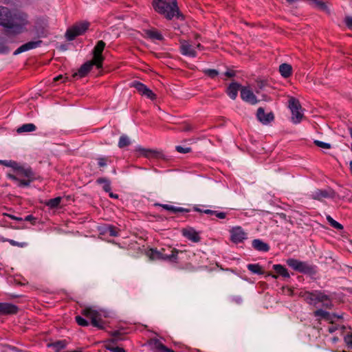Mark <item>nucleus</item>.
Wrapping results in <instances>:
<instances>
[{
	"label": "nucleus",
	"instance_id": "nucleus-1",
	"mask_svg": "<svg viewBox=\"0 0 352 352\" xmlns=\"http://www.w3.org/2000/svg\"><path fill=\"white\" fill-rule=\"evenodd\" d=\"M105 45L103 41H98L93 50L92 60L83 64L78 69V72L74 74V76H78L80 78L85 76L94 65H96L97 68H101L104 60V57L102 54L105 47Z\"/></svg>",
	"mask_w": 352,
	"mask_h": 352
},
{
	"label": "nucleus",
	"instance_id": "nucleus-2",
	"mask_svg": "<svg viewBox=\"0 0 352 352\" xmlns=\"http://www.w3.org/2000/svg\"><path fill=\"white\" fill-rule=\"evenodd\" d=\"M153 6L156 12L171 19L179 14L176 0H154Z\"/></svg>",
	"mask_w": 352,
	"mask_h": 352
},
{
	"label": "nucleus",
	"instance_id": "nucleus-3",
	"mask_svg": "<svg viewBox=\"0 0 352 352\" xmlns=\"http://www.w3.org/2000/svg\"><path fill=\"white\" fill-rule=\"evenodd\" d=\"M14 174H8L9 178L15 181L19 186H28L34 179V173L30 168H25L17 164L14 168Z\"/></svg>",
	"mask_w": 352,
	"mask_h": 352
},
{
	"label": "nucleus",
	"instance_id": "nucleus-4",
	"mask_svg": "<svg viewBox=\"0 0 352 352\" xmlns=\"http://www.w3.org/2000/svg\"><path fill=\"white\" fill-rule=\"evenodd\" d=\"M179 251L170 246H166L160 249H151L147 255L151 260H164L175 261Z\"/></svg>",
	"mask_w": 352,
	"mask_h": 352
},
{
	"label": "nucleus",
	"instance_id": "nucleus-5",
	"mask_svg": "<svg viewBox=\"0 0 352 352\" xmlns=\"http://www.w3.org/2000/svg\"><path fill=\"white\" fill-rule=\"evenodd\" d=\"M82 314L91 320V323L93 326L99 329L104 327L103 318H106L108 316L106 311L90 307L83 309Z\"/></svg>",
	"mask_w": 352,
	"mask_h": 352
},
{
	"label": "nucleus",
	"instance_id": "nucleus-6",
	"mask_svg": "<svg viewBox=\"0 0 352 352\" xmlns=\"http://www.w3.org/2000/svg\"><path fill=\"white\" fill-rule=\"evenodd\" d=\"M302 296H303L305 300L309 305L316 306L318 303L321 302L322 304V305L327 308H331L332 306V304L330 301L329 296L321 292H318V291H315L314 292H305Z\"/></svg>",
	"mask_w": 352,
	"mask_h": 352
},
{
	"label": "nucleus",
	"instance_id": "nucleus-7",
	"mask_svg": "<svg viewBox=\"0 0 352 352\" xmlns=\"http://www.w3.org/2000/svg\"><path fill=\"white\" fill-rule=\"evenodd\" d=\"M29 23L28 15L25 13H15L12 14V19L6 28L10 29L15 34L23 32Z\"/></svg>",
	"mask_w": 352,
	"mask_h": 352
},
{
	"label": "nucleus",
	"instance_id": "nucleus-8",
	"mask_svg": "<svg viewBox=\"0 0 352 352\" xmlns=\"http://www.w3.org/2000/svg\"><path fill=\"white\" fill-rule=\"evenodd\" d=\"M289 108L292 112V121L293 123H300L304 117V113L298 100L294 98H290L289 100Z\"/></svg>",
	"mask_w": 352,
	"mask_h": 352
},
{
	"label": "nucleus",
	"instance_id": "nucleus-9",
	"mask_svg": "<svg viewBox=\"0 0 352 352\" xmlns=\"http://www.w3.org/2000/svg\"><path fill=\"white\" fill-rule=\"evenodd\" d=\"M286 263L294 270L300 273L311 274L314 272V269L311 265L307 262L301 261L298 259L288 258L286 261Z\"/></svg>",
	"mask_w": 352,
	"mask_h": 352
},
{
	"label": "nucleus",
	"instance_id": "nucleus-10",
	"mask_svg": "<svg viewBox=\"0 0 352 352\" xmlns=\"http://www.w3.org/2000/svg\"><path fill=\"white\" fill-rule=\"evenodd\" d=\"M89 23L87 21L80 22L69 28L66 32L67 40L72 41L77 36L81 35L88 29Z\"/></svg>",
	"mask_w": 352,
	"mask_h": 352
},
{
	"label": "nucleus",
	"instance_id": "nucleus-11",
	"mask_svg": "<svg viewBox=\"0 0 352 352\" xmlns=\"http://www.w3.org/2000/svg\"><path fill=\"white\" fill-rule=\"evenodd\" d=\"M201 45L199 43L192 44L188 41H184L181 43L180 50L183 55L195 57L197 55V50H200Z\"/></svg>",
	"mask_w": 352,
	"mask_h": 352
},
{
	"label": "nucleus",
	"instance_id": "nucleus-12",
	"mask_svg": "<svg viewBox=\"0 0 352 352\" xmlns=\"http://www.w3.org/2000/svg\"><path fill=\"white\" fill-rule=\"evenodd\" d=\"M230 239L235 243L243 242L247 238V234L240 226L232 228L230 231Z\"/></svg>",
	"mask_w": 352,
	"mask_h": 352
},
{
	"label": "nucleus",
	"instance_id": "nucleus-13",
	"mask_svg": "<svg viewBox=\"0 0 352 352\" xmlns=\"http://www.w3.org/2000/svg\"><path fill=\"white\" fill-rule=\"evenodd\" d=\"M131 87L135 88V89L142 96L147 97L151 100L155 98V94L148 89L145 85L140 82L134 81L131 83Z\"/></svg>",
	"mask_w": 352,
	"mask_h": 352
},
{
	"label": "nucleus",
	"instance_id": "nucleus-14",
	"mask_svg": "<svg viewBox=\"0 0 352 352\" xmlns=\"http://www.w3.org/2000/svg\"><path fill=\"white\" fill-rule=\"evenodd\" d=\"M241 98L246 102L255 104L258 102V100L253 91L249 87H242L241 89Z\"/></svg>",
	"mask_w": 352,
	"mask_h": 352
},
{
	"label": "nucleus",
	"instance_id": "nucleus-15",
	"mask_svg": "<svg viewBox=\"0 0 352 352\" xmlns=\"http://www.w3.org/2000/svg\"><path fill=\"white\" fill-rule=\"evenodd\" d=\"M12 13L6 7L0 6V25L4 28H7L9 22L12 19Z\"/></svg>",
	"mask_w": 352,
	"mask_h": 352
},
{
	"label": "nucleus",
	"instance_id": "nucleus-16",
	"mask_svg": "<svg viewBox=\"0 0 352 352\" xmlns=\"http://www.w3.org/2000/svg\"><path fill=\"white\" fill-rule=\"evenodd\" d=\"M182 233L184 237L194 243H197L201 239L199 232L190 227L184 228L182 230Z\"/></svg>",
	"mask_w": 352,
	"mask_h": 352
},
{
	"label": "nucleus",
	"instance_id": "nucleus-17",
	"mask_svg": "<svg viewBox=\"0 0 352 352\" xmlns=\"http://www.w3.org/2000/svg\"><path fill=\"white\" fill-rule=\"evenodd\" d=\"M256 117L258 120L264 124L270 123L274 118V114L272 112L265 113L262 107L258 109Z\"/></svg>",
	"mask_w": 352,
	"mask_h": 352
},
{
	"label": "nucleus",
	"instance_id": "nucleus-18",
	"mask_svg": "<svg viewBox=\"0 0 352 352\" xmlns=\"http://www.w3.org/2000/svg\"><path fill=\"white\" fill-rule=\"evenodd\" d=\"M18 308L13 304L8 302H0V316L14 314L17 312Z\"/></svg>",
	"mask_w": 352,
	"mask_h": 352
},
{
	"label": "nucleus",
	"instance_id": "nucleus-19",
	"mask_svg": "<svg viewBox=\"0 0 352 352\" xmlns=\"http://www.w3.org/2000/svg\"><path fill=\"white\" fill-rule=\"evenodd\" d=\"M41 43V41H30L28 42L21 46H20L17 50L14 52V55H17L20 53L28 51L30 50L35 49L40 46Z\"/></svg>",
	"mask_w": 352,
	"mask_h": 352
},
{
	"label": "nucleus",
	"instance_id": "nucleus-20",
	"mask_svg": "<svg viewBox=\"0 0 352 352\" xmlns=\"http://www.w3.org/2000/svg\"><path fill=\"white\" fill-rule=\"evenodd\" d=\"M239 89L240 85L239 83L232 82L227 89V94L231 99L234 100L237 96Z\"/></svg>",
	"mask_w": 352,
	"mask_h": 352
},
{
	"label": "nucleus",
	"instance_id": "nucleus-21",
	"mask_svg": "<svg viewBox=\"0 0 352 352\" xmlns=\"http://www.w3.org/2000/svg\"><path fill=\"white\" fill-rule=\"evenodd\" d=\"M153 349L155 352H175L171 349H168L159 340H155L151 342Z\"/></svg>",
	"mask_w": 352,
	"mask_h": 352
},
{
	"label": "nucleus",
	"instance_id": "nucleus-22",
	"mask_svg": "<svg viewBox=\"0 0 352 352\" xmlns=\"http://www.w3.org/2000/svg\"><path fill=\"white\" fill-rule=\"evenodd\" d=\"M252 244V247L258 251L267 252L270 250L269 245L260 239L253 240Z\"/></svg>",
	"mask_w": 352,
	"mask_h": 352
},
{
	"label": "nucleus",
	"instance_id": "nucleus-23",
	"mask_svg": "<svg viewBox=\"0 0 352 352\" xmlns=\"http://www.w3.org/2000/svg\"><path fill=\"white\" fill-rule=\"evenodd\" d=\"M279 72L283 77L288 78L292 74V67L289 64L283 63L279 66Z\"/></svg>",
	"mask_w": 352,
	"mask_h": 352
},
{
	"label": "nucleus",
	"instance_id": "nucleus-24",
	"mask_svg": "<svg viewBox=\"0 0 352 352\" xmlns=\"http://www.w3.org/2000/svg\"><path fill=\"white\" fill-rule=\"evenodd\" d=\"M135 151L138 153L139 155L146 157H151L154 156L155 153V152L151 149L143 148L140 146L135 148Z\"/></svg>",
	"mask_w": 352,
	"mask_h": 352
},
{
	"label": "nucleus",
	"instance_id": "nucleus-25",
	"mask_svg": "<svg viewBox=\"0 0 352 352\" xmlns=\"http://www.w3.org/2000/svg\"><path fill=\"white\" fill-rule=\"evenodd\" d=\"M196 210L199 211V212H204V213L207 214L214 215L215 217H217V218L221 219H225L226 217V213L223 212H219V211H217V210H209V209L204 210H199V209H197Z\"/></svg>",
	"mask_w": 352,
	"mask_h": 352
},
{
	"label": "nucleus",
	"instance_id": "nucleus-26",
	"mask_svg": "<svg viewBox=\"0 0 352 352\" xmlns=\"http://www.w3.org/2000/svg\"><path fill=\"white\" fill-rule=\"evenodd\" d=\"M314 315L316 316L320 317V318H323L327 321L332 322L333 317L327 311H325L322 309L316 310L314 312Z\"/></svg>",
	"mask_w": 352,
	"mask_h": 352
},
{
	"label": "nucleus",
	"instance_id": "nucleus-27",
	"mask_svg": "<svg viewBox=\"0 0 352 352\" xmlns=\"http://www.w3.org/2000/svg\"><path fill=\"white\" fill-rule=\"evenodd\" d=\"M273 268L276 271V272L280 274V276L285 278H289V274L287 270L284 266L279 264H276L273 265Z\"/></svg>",
	"mask_w": 352,
	"mask_h": 352
},
{
	"label": "nucleus",
	"instance_id": "nucleus-28",
	"mask_svg": "<svg viewBox=\"0 0 352 352\" xmlns=\"http://www.w3.org/2000/svg\"><path fill=\"white\" fill-rule=\"evenodd\" d=\"M36 126L32 123L25 124L18 128L17 132L19 133H24V132H32L36 130Z\"/></svg>",
	"mask_w": 352,
	"mask_h": 352
},
{
	"label": "nucleus",
	"instance_id": "nucleus-29",
	"mask_svg": "<svg viewBox=\"0 0 352 352\" xmlns=\"http://www.w3.org/2000/svg\"><path fill=\"white\" fill-rule=\"evenodd\" d=\"M61 197H58L54 199H51L45 202V204L48 206L50 208H57L60 203Z\"/></svg>",
	"mask_w": 352,
	"mask_h": 352
},
{
	"label": "nucleus",
	"instance_id": "nucleus-30",
	"mask_svg": "<svg viewBox=\"0 0 352 352\" xmlns=\"http://www.w3.org/2000/svg\"><path fill=\"white\" fill-rule=\"evenodd\" d=\"M247 267L253 274H263L264 272L258 264H248Z\"/></svg>",
	"mask_w": 352,
	"mask_h": 352
},
{
	"label": "nucleus",
	"instance_id": "nucleus-31",
	"mask_svg": "<svg viewBox=\"0 0 352 352\" xmlns=\"http://www.w3.org/2000/svg\"><path fill=\"white\" fill-rule=\"evenodd\" d=\"M162 207L163 208H164L165 210H169V211H171L173 212V213H177V212H187L188 210L184 208H181V207H175L173 206H171V205H168V204H164V205H162Z\"/></svg>",
	"mask_w": 352,
	"mask_h": 352
},
{
	"label": "nucleus",
	"instance_id": "nucleus-32",
	"mask_svg": "<svg viewBox=\"0 0 352 352\" xmlns=\"http://www.w3.org/2000/svg\"><path fill=\"white\" fill-rule=\"evenodd\" d=\"M131 142L126 135H121L118 142V146L120 148H124L126 146H129Z\"/></svg>",
	"mask_w": 352,
	"mask_h": 352
},
{
	"label": "nucleus",
	"instance_id": "nucleus-33",
	"mask_svg": "<svg viewBox=\"0 0 352 352\" xmlns=\"http://www.w3.org/2000/svg\"><path fill=\"white\" fill-rule=\"evenodd\" d=\"M327 220L328 221V222L330 223V225L333 228H334L337 230H342L343 229V226L340 223L335 221L331 216L327 215Z\"/></svg>",
	"mask_w": 352,
	"mask_h": 352
},
{
	"label": "nucleus",
	"instance_id": "nucleus-34",
	"mask_svg": "<svg viewBox=\"0 0 352 352\" xmlns=\"http://www.w3.org/2000/svg\"><path fill=\"white\" fill-rule=\"evenodd\" d=\"M47 346L54 347L56 350L64 349L66 346L65 341H58L55 343L48 344Z\"/></svg>",
	"mask_w": 352,
	"mask_h": 352
},
{
	"label": "nucleus",
	"instance_id": "nucleus-35",
	"mask_svg": "<svg viewBox=\"0 0 352 352\" xmlns=\"http://www.w3.org/2000/svg\"><path fill=\"white\" fill-rule=\"evenodd\" d=\"M147 35L151 38H153V39H157V40H162V34L160 32H157V31H153V30L148 31L147 32Z\"/></svg>",
	"mask_w": 352,
	"mask_h": 352
},
{
	"label": "nucleus",
	"instance_id": "nucleus-36",
	"mask_svg": "<svg viewBox=\"0 0 352 352\" xmlns=\"http://www.w3.org/2000/svg\"><path fill=\"white\" fill-rule=\"evenodd\" d=\"M4 241H8L12 246H17L19 248H25L28 245V243L26 242H17L12 239H6Z\"/></svg>",
	"mask_w": 352,
	"mask_h": 352
},
{
	"label": "nucleus",
	"instance_id": "nucleus-37",
	"mask_svg": "<svg viewBox=\"0 0 352 352\" xmlns=\"http://www.w3.org/2000/svg\"><path fill=\"white\" fill-rule=\"evenodd\" d=\"M106 232L112 236H116L118 235V230L112 226H109L107 228Z\"/></svg>",
	"mask_w": 352,
	"mask_h": 352
},
{
	"label": "nucleus",
	"instance_id": "nucleus-38",
	"mask_svg": "<svg viewBox=\"0 0 352 352\" xmlns=\"http://www.w3.org/2000/svg\"><path fill=\"white\" fill-rule=\"evenodd\" d=\"M327 196V194L326 192L318 190L314 192V195H313V197L316 199H320L323 197H326Z\"/></svg>",
	"mask_w": 352,
	"mask_h": 352
},
{
	"label": "nucleus",
	"instance_id": "nucleus-39",
	"mask_svg": "<svg viewBox=\"0 0 352 352\" xmlns=\"http://www.w3.org/2000/svg\"><path fill=\"white\" fill-rule=\"evenodd\" d=\"M76 321L80 326L87 327L89 325V322L80 316H76Z\"/></svg>",
	"mask_w": 352,
	"mask_h": 352
},
{
	"label": "nucleus",
	"instance_id": "nucleus-40",
	"mask_svg": "<svg viewBox=\"0 0 352 352\" xmlns=\"http://www.w3.org/2000/svg\"><path fill=\"white\" fill-rule=\"evenodd\" d=\"M98 182L100 183V184L104 183V185L103 186L104 190L106 192L110 191V190H111L110 184L105 179H103V178L98 179Z\"/></svg>",
	"mask_w": 352,
	"mask_h": 352
},
{
	"label": "nucleus",
	"instance_id": "nucleus-41",
	"mask_svg": "<svg viewBox=\"0 0 352 352\" xmlns=\"http://www.w3.org/2000/svg\"><path fill=\"white\" fill-rule=\"evenodd\" d=\"M0 164L5 165L6 166L16 168L17 163L14 161L0 160Z\"/></svg>",
	"mask_w": 352,
	"mask_h": 352
},
{
	"label": "nucleus",
	"instance_id": "nucleus-42",
	"mask_svg": "<svg viewBox=\"0 0 352 352\" xmlns=\"http://www.w3.org/2000/svg\"><path fill=\"white\" fill-rule=\"evenodd\" d=\"M110 160L108 157H99L98 159V166L100 167H104L107 166V163L109 162Z\"/></svg>",
	"mask_w": 352,
	"mask_h": 352
},
{
	"label": "nucleus",
	"instance_id": "nucleus-43",
	"mask_svg": "<svg viewBox=\"0 0 352 352\" xmlns=\"http://www.w3.org/2000/svg\"><path fill=\"white\" fill-rule=\"evenodd\" d=\"M314 143L320 148L329 149L331 148V145L328 143H325L319 140H315Z\"/></svg>",
	"mask_w": 352,
	"mask_h": 352
},
{
	"label": "nucleus",
	"instance_id": "nucleus-44",
	"mask_svg": "<svg viewBox=\"0 0 352 352\" xmlns=\"http://www.w3.org/2000/svg\"><path fill=\"white\" fill-rule=\"evenodd\" d=\"M176 150L179 153H189L191 149L189 147H184V146H176Z\"/></svg>",
	"mask_w": 352,
	"mask_h": 352
},
{
	"label": "nucleus",
	"instance_id": "nucleus-45",
	"mask_svg": "<svg viewBox=\"0 0 352 352\" xmlns=\"http://www.w3.org/2000/svg\"><path fill=\"white\" fill-rule=\"evenodd\" d=\"M205 73L211 78H214L218 75V72L215 69H207Z\"/></svg>",
	"mask_w": 352,
	"mask_h": 352
},
{
	"label": "nucleus",
	"instance_id": "nucleus-46",
	"mask_svg": "<svg viewBox=\"0 0 352 352\" xmlns=\"http://www.w3.org/2000/svg\"><path fill=\"white\" fill-rule=\"evenodd\" d=\"M344 341L349 347L352 348V333L344 337Z\"/></svg>",
	"mask_w": 352,
	"mask_h": 352
},
{
	"label": "nucleus",
	"instance_id": "nucleus-47",
	"mask_svg": "<svg viewBox=\"0 0 352 352\" xmlns=\"http://www.w3.org/2000/svg\"><path fill=\"white\" fill-rule=\"evenodd\" d=\"M107 349H109V351H111L112 352H125L124 349H122L121 347H118V346L114 347V346H108Z\"/></svg>",
	"mask_w": 352,
	"mask_h": 352
},
{
	"label": "nucleus",
	"instance_id": "nucleus-48",
	"mask_svg": "<svg viewBox=\"0 0 352 352\" xmlns=\"http://www.w3.org/2000/svg\"><path fill=\"white\" fill-rule=\"evenodd\" d=\"M8 51V47L5 44L0 43V54H6Z\"/></svg>",
	"mask_w": 352,
	"mask_h": 352
},
{
	"label": "nucleus",
	"instance_id": "nucleus-49",
	"mask_svg": "<svg viewBox=\"0 0 352 352\" xmlns=\"http://www.w3.org/2000/svg\"><path fill=\"white\" fill-rule=\"evenodd\" d=\"M345 22L348 27L352 28V17H346Z\"/></svg>",
	"mask_w": 352,
	"mask_h": 352
},
{
	"label": "nucleus",
	"instance_id": "nucleus-50",
	"mask_svg": "<svg viewBox=\"0 0 352 352\" xmlns=\"http://www.w3.org/2000/svg\"><path fill=\"white\" fill-rule=\"evenodd\" d=\"M8 217H10L12 219L18 221H22L23 219L21 217H18L12 214H8Z\"/></svg>",
	"mask_w": 352,
	"mask_h": 352
},
{
	"label": "nucleus",
	"instance_id": "nucleus-51",
	"mask_svg": "<svg viewBox=\"0 0 352 352\" xmlns=\"http://www.w3.org/2000/svg\"><path fill=\"white\" fill-rule=\"evenodd\" d=\"M63 78L66 79L67 78H64L62 75H58L54 78V80L55 82H58L60 80L63 79Z\"/></svg>",
	"mask_w": 352,
	"mask_h": 352
},
{
	"label": "nucleus",
	"instance_id": "nucleus-52",
	"mask_svg": "<svg viewBox=\"0 0 352 352\" xmlns=\"http://www.w3.org/2000/svg\"><path fill=\"white\" fill-rule=\"evenodd\" d=\"M34 219V217L32 216V215H28L27 217H25V218L24 219L25 221H31L32 220Z\"/></svg>",
	"mask_w": 352,
	"mask_h": 352
},
{
	"label": "nucleus",
	"instance_id": "nucleus-53",
	"mask_svg": "<svg viewBox=\"0 0 352 352\" xmlns=\"http://www.w3.org/2000/svg\"><path fill=\"white\" fill-rule=\"evenodd\" d=\"M225 75L228 77H232L234 74L232 71H228L225 73Z\"/></svg>",
	"mask_w": 352,
	"mask_h": 352
},
{
	"label": "nucleus",
	"instance_id": "nucleus-54",
	"mask_svg": "<svg viewBox=\"0 0 352 352\" xmlns=\"http://www.w3.org/2000/svg\"><path fill=\"white\" fill-rule=\"evenodd\" d=\"M192 129L191 126L190 124L186 125L185 128L184 129V131H190Z\"/></svg>",
	"mask_w": 352,
	"mask_h": 352
},
{
	"label": "nucleus",
	"instance_id": "nucleus-55",
	"mask_svg": "<svg viewBox=\"0 0 352 352\" xmlns=\"http://www.w3.org/2000/svg\"><path fill=\"white\" fill-rule=\"evenodd\" d=\"M109 195H110V197H113V198H118V195H114V194H113L112 192H110V193H109Z\"/></svg>",
	"mask_w": 352,
	"mask_h": 352
},
{
	"label": "nucleus",
	"instance_id": "nucleus-56",
	"mask_svg": "<svg viewBox=\"0 0 352 352\" xmlns=\"http://www.w3.org/2000/svg\"><path fill=\"white\" fill-rule=\"evenodd\" d=\"M349 167H350L351 173H352V162H350V163H349Z\"/></svg>",
	"mask_w": 352,
	"mask_h": 352
},
{
	"label": "nucleus",
	"instance_id": "nucleus-57",
	"mask_svg": "<svg viewBox=\"0 0 352 352\" xmlns=\"http://www.w3.org/2000/svg\"><path fill=\"white\" fill-rule=\"evenodd\" d=\"M333 331H334V329H329V331H330V332H333Z\"/></svg>",
	"mask_w": 352,
	"mask_h": 352
},
{
	"label": "nucleus",
	"instance_id": "nucleus-58",
	"mask_svg": "<svg viewBox=\"0 0 352 352\" xmlns=\"http://www.w3.org/2000/svg\"><path fill=\"white\" fill-rule=\"evenodd\" d=\"M272 276H273L274 278H275L277 277V276H275V275H273Z\"/></svg>",
	"mask_w": 352,
	"mask_h": 352
},
{
	"label": "nucleus",
	"instance_id": "nucleus-59",
	"mask_svg": "<svg viewBox=\"0 0 352 352\" xmlns=\"http://www.w3.org/2000/svg\"><path fill=\"white\" fill-rule=\"evenodd\" d=\"M343 352H345V351H343Z\"/></svg>",
	"mask_w": 352,
	"mask_h": 352
}]
</instances>
